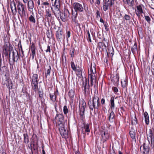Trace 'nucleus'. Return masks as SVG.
<instances>
[{
	"instance_id": "nucleus-1",
	"label": "nucleus",
	"mask_w": 154,
	"mask_h": 154,
	"mask_svg": "<svg viewBox=\"0 0 154 154\" xmlns=\"http://www.w3.org/2000/svg\"><path fill=\"white\" fill-rule=\"evenodd\" d=\"M99 98L96 95H94L92 100L88 101V104L90 109L93 110V109H98L99 106L100 105L99 103Z\"/></svg>"
},
{
	"instance_id": "nucleus-2",
	"label": "nucleus",
	"mask_w": 154,
	"mask_h": 154,
	"mask_svg": "<svg viewBox=\"0 0 154 154\" xmlns=\"http://www.w3.org/2000/svg\"><path fill=\"white\" fill-rule=\"evenodd\" d=\"M96 72V69L94 66L92 67V66L90 68L88 71V80H90L91 85H93L94 84L96 81V77L95 73Z\"/></svg>"
},
{
	"instance_id": "nucleus-3",
	"label": "nucleus",
	"mask_w": 154,
	"mask_h": 154,
	"mask_svg": "<svg viewBox=\"0 0 154 154\" xmlns=\"http://www.w3.org/2000/svg\"><path fill=\"white\" fill-rule=\"evenodd\" d=\"M86 107V104L84 100L80 101L79 105V112L81 119L83 120L85 117L84 112Z\"/></svg>"
},
{
	"instance_id": "nucleus-4",
	"label": "nucleus",
	"mask_w": 154,
	"mask_h": 154,
	"mask_svg": "<svg viewBox=\"0 0 154 154\" xmlns=\"http://www.w3.org/2000/svg\"><path fill=\"white\" fill-rule=\"evenodd\" d=\"M60 4H54L53 5L51 9L55 16L58 18L60 17L62 19L61 16V12L60 10Z\"/></svg>"
},
{
	"instance_id": "nucleus-5",
	"label": "nucleus",
	"mask_w": 154,
	"mask_h": 154,
	"mask_svg": "<svg viewBox=\"0 0 154 154\" xmlns=\"http://www.w3.org/2000/svg\"><path fill=\"white\" fill-rule=\"evenodd\" d=\"M24 7V5L21 2H18L17 5L18 12L21 17L25 16L26 15Z\"/></svg>"
},
{
	"instance_id": "nucleus-6",
	"label": "nucleus",
	"mask_w": 154,
	"mask_h": 154,
	"mask_svg": "<svg viewBox=\"0 0 154 154\" xmlns=\"http://www.w3.org/2000/svg\"><path fill=\"white\" fill-rule=\"evenodd\" d=\"M114 4L112 0H105L103 2V9L104 11H106L108 9V8H110Z\"/></svg>"
},
{
	"instance_id": "nucleus-7",
	"label": "nucleus",
	"mask_w": 154,
	"mask_h": 154,
	"mask_svg": "<svg viewBox=\"0 0 154 154\" xmlns=\"http://www.w3.org/2000/svg\"><path fill=\"white\" fill-rule=\"evenodd\" d=\"M72 6L74 10L77 12H83L84 11V8L82 5L78 2H75Z\"/></svg>"
},
{
	"instance_id": "nucleus-8",
	"label": "nucleus",
	"mask_w": 154,
	"mask_h": 154,
	"mask_svg": "<svg viewBox=\"0 0 154 154\" xmlns=\"http://www.w3.org/2000/svg\"><path fill=\"white\" fill-rule=\"evenodd\" d=\"M100 134L103 141H106L109 139V135L107 130H103L101 131Z\"/></svg>"
},
{
	"instance_id": "nucleus-9",
	"label": "nucleus",
	"mask_w": 154,
	"mask_h": 154,
	"mask_svg": "<svg viewBox=\"0 0 154 154\" xmlns=\"http://www.w3.org/2000/svg\"><path fill=\"white\" fill-rule=\"evenodd\" d=\"M82 87L84 88L83 91L84 94H86L87 92H89V80L88 81V83L86 79L85 80L83 81Z\"/></svg>"
},
{
	"instance_id": "nucleus-10",
	"label": "nucleus",
	"mask_w": 154,
	"mask_h": 154,
	"mask_svg": "<svg viewBox=\"0 0 154 154\" xmlns=\"http://www.w3.org/2000/svg\"><path fill=\"white\" fill-rule=\"evenodd\" d=\"M143 148L144 149L143 153L148 154L149 153V142H145L143 143V146H141L140 147V149Z\"/></svg>"
},
{
	"instance_id": "nucleus-11",
	"label": "nucleus",
	"mask_w": 154,
	"mask_h": 154,
	"mask_svg": "<svg viewBox=\"0 0 154 154\" xmlns=\"http://www.w3.org/2000/svg\"><path fill=\"white\" fill-rule=\"evenodd\" d=\"M55 118L59 124H64V118L63 115L62 114L56 115Z\"/></svg>"
},
{
	"instance_id": "nucleus-12",
	"label": "nucleus",
	"mask_w": 154,
	"mask_h": 154,
	"mask_svg": "<svg viewBox=\"0 0 154 154\" xmlns=\"http://www.w3.org/2000/svg\"><path fill=\"white\" fill-rule=\"evenodd\" d=\"M78 12L76 11L73 10L72 11V21L73 23H74L76 25L78 24V21L77 20V17L78 15Z\"/></svg>"
},
{
	"instance_id": "nucleus-13",
	"label": "nucleus",
	"mask_w": 154,
	"mask_h": 154,
	"mask_svg": "<svg viewBox=\"0 0 154 154\" xmlns=\"http://www.w3.org/2000/svg\"><path fill=\"white\" fill-rule=\"evenodd\" d=\"M56 38L58 41H61L63 38H65L63 35V32L61 29H59L56 33Z\"/></svg>"
},
{
	"instance_id": "nucleus-14",
	"label": "nucleus",
	"mask_w": 154,
	"mask_h": 154,
	"mask_svg": "<svg viewBox=\"0 0 154 154\" xmlns=\"http://www.w3.org/2000/svg\"><path fill=\"white\" fill-rule=\"evenodd\" d=\"M10 6L12 14L14 15H16L17 13V10L15 3L14 2H11Z\"/></svg>"
},
{
	"instance_id": "nucleus-15",
	"label": "nucleus",
	"mask_w": 154,
	"mask_h": 154,
	"mask_svg": "<svg viewBox=\"0 0 154 154\" xmlns=\"http://www.w3.org/2000/svg\"><path fill=\"white\" fill-rule=\"evenodd\" d=\"M35 44L33 43H32L31 46V51L32 54L31 55V57L32 60H33L34 56L35 55Z\"/></svg>"
},
{
	"instance_id": "nucleus-16",
	"label": "nucleus",
	"mask_w": 154,
	"mask_h": 154,
	"mask_svg": "<svg viewBox=\"0 0 154 154\" xmlns=\"http://www.w3.org/2000/svg\"><path fill=\"white\" fill-rule=\"evenodd\" d=\"M13 53V60L14 62L17 61L19 57L17 51L15 50L14 51H12Z\"/></svg>"
},
{
	"instance_id": "nucleus-17",
	"label": "nucleus",
	"mask_w": 154,
	"mask_h": 154,
	"mask_svg": "<svg viewBox=\"0 0 154 154\" xmlns=\"http://www.w3.org/2000/svg\"><path fill=\"white\" fill-rule=\"evenodd\" d=\"M28 5L29 10L30 11H32L34 8V4L33 1L32 0H30L28 2Z\"/></svg>"
},
{
	"instance_id": "nucleus-18",
	"label": "nucleus",
	"mask_w": 154,
	"mask_h": 154,
	"mask_svg": "<svg viewBox=\"0 0 154 154\" xmlns=\"http://www.w3.org/2000/svg\"><path fill=\"white\" fill-rule=\"evenodd\" d=\"M82 132L84 134L85 132H89L90 129L88 124L85 125L82 128Z\"/></svg>"
},
{
	"instance_id": "nucleus-19",
	"label": "nucleus",
	"mask_w": 154,
	"mask_h": 154,
	"mask_svg": "<svg viewBox=\"0 0 154 154\" xmlns=\"http://www.w3.org/2000/svg\"><path fill=\"white\" fill-rule=\"evenodd\" d=\"M6 85L7 88L9 89L12 88L13 84L11 80L9 79H8L6 80Z\"/></svg>"
},
{
	"instance_id": "nucleus-20",
	"label": "nucleus",
	"mask_w": 154,
	"mask_h": 154,
	"mask_svg": "<svg viewBox=\"0 0 154 154\" xmlns=\"http://www.w3.org/2000/svg\"><path fill=\"white\" fill-rule=\"evenodd\" d=\"M115 117V114L113 112V110H112L110 112L109 116V121L110 122H112L114 121V118Z\"/></svg>"
},
{
	"instance_id": "nucleus-21",
	"label": "nucleus",
	"mask_w": 154,
	"mask_h": 154,
	"mask_svg": "<svg viewBox=\"0 0 154 154\" xmlns=\"http://www.w3.org/2000/svg\"><path fill=\"white\" fill-rule=\"evenodd\" d=\"M38 82H31V85L32 89L34 90L35 91H36L38 89Z\"/></svg>"
},
{
	"instance_id": "nucleus-22",
	"label": "nucleus",
	"mask_w": 154,
	"mask_h": 154,
	"mask_svg": "<svg viewBox=\"0 0 154 154\" xmlns=\"http://www.w3.org/2000/svg\"><path fill=\"white\" fill-rule=\"evenodd\" d=\"M145 122L146 124L148 125L149 123V116L147 112H145L144 113Z\"/></svg>"
},
{
	"instance_id": "nucleus-23",
	"label": "nucleus",
	"mask_w": 154,
	"mask_h": 154,
	"mask_svg": "<svg viewBox=\"0 0 154 154\" xmlns=\"http://www.w3.org/2000/svg\"><path fill=\"white\" fill-rule=\"evenodd\" d=\"M115 108L114 99L113 97H112L110 99V108L111 110H113Z\"/></svg>"
},
{
	"instance_id": "nucleus-24",
	"label": "nucleus",
	"mask_w": 154,
	"mask_h": 154,
	"mask_svg": "<svg viewBox=\"0 0 154 154\" xmlns=\"http://www.w3.org/2000/svg\"><path fill=\"white\" fill-rule=\"evenodd\" d=\"M58 126L60 132L61 134L66 129L64 128V124H60Z\"/></svg>"
},
{
	"instance_id": "nucleus-25",
	"label": "nucleus",
	"mask_w": 154,
	"mask_h": 154,
	"mask_svg": "<svg viewBox=\"0 0 154 154\" xmlns=\"http://www.w3.org/2000/svg\"><path fill=\"white\" fill-rule=\"evenodd\" d=\"M38 75L36 74H33L32 79L31 80V81L32 82H38Z\"/></svg>"
},
{
	"instance_id": "nucleus-26",
	"label": "nucleus",
	"mask_w": 154,
	"mask_h": 154,
	"mask_svg": "<svg viewBox=\"0 0 154 154\" xmlns=\"http://www.w3.org/2000/svg\"><path fill=\"white\" fill-rule=\"evenodd\" d=\"M129 133L131 138L133 139H135V133L134 130L132 129L130 131Z\"/></svg>"
},
{
	"instance_id": "nucleus-27",
	"label": "nucleus",
	"mask_w": 154,
	"mask_h": 154,
	"mask_svg": "<svg viewBox=\"0 0 154 154\" xmlns=\"http://www.w3.org/2000/svg\"><path fill=\"white\" fill-rule=\"evenodd\" d=\"M50 96L51 100L53 102H54L56 101L57 96L55 93H53L52 94H50Z\"/></svg>"
},
{
	"instance_id": "nucleus-28",
	"label": "nucleus",
	"mask_w": 154,
	"mask_h": 154,
	"mask_svg": "<svg viewBox=\"0 0 154 154\" xmlns=\"http://www.w3.org/2000/svg\"><path fill=\"white\" fill-rule=\"evenodd\" d=\"M24 137V141L26 143H27L29 142V140L28 135L27 134H24L23 135Z\"/></svg>"
},
{
	"instance_id": "nucleus-29",
	"label": "nucleus",
	"mask_w": 154,
	"mask_h": 154,
	"mask_svg": "<svg viewBox=\"0 0 154 154\" xmlns=\"http://www.w3.org/2000/svg\"><path fill=\"white\" fill-rule=\"evenodd\" d=\"M75 72H77L76 74L78 76L82 75V69L79 67H78L77 68H76V71Z\"/></svg>"
},
{
	"instance_id": "nucleus-30",
	"label": "nucleus",
	"mask_w": 154,
	"mask_h": 154,
	"mask_svg": "<svg viewBox=\"0 0 154 154\" xmlns=\"http://www.w3.org/2000/svg\"><path fill=\"white\" fill-rule=\"evenodd\" d=\"M137 119L135 116L132 117L131 123L132 125H135L137 124Z\"/></svg>"
},
{
	"instance_id": "nucleus-31",
	"label": "nucleus",
	"mask_w": 154,
	"mask_h": 154,
	"mask_svg": "<svg viewBox=\"0 0 154 154\" xmlns=\"http://www.w3.org/2000/svg\"><path fill=\"white\" fill-rule=\"evenodd\" d=\"M68 132L66 130H64L61 134L63 137L66 138L68 137Z\"/></svg>"
},
{
	"instance_id": "nucleus-32",
	"label": "nucleus",
	"mask_w": 154,
	"mask_h": 154,
	"mask_svg": "<svg viewBox=\"0 0 154 154\" xmlns=\"http://www.w3.org/2000/svg\"><path fill=\"white\" fill-rule=\"evenodd\" d=\"M8 45L7 44L5 43L4 44V46H3V51H5L6 54H8Z\"/></svg>"
},
{
	"instance_id": "nucleus-33",
	"label": "nucleus",
	"mask_w": 154,
	"mask_h": 154,
	"mask_svg": "<svg viewBox=\"0 0 154 154\" xmlns=\"http://www.w3.org/2000/svg\"><path fill=\"white\" fill-rule=\"evenodd\" d=\"M71 66L73 70L75 72H76V68L75 67L74 63L73 61H71Z\"/></svg>"
},
{
	"instance_id": "nucleus-34",
	"label": "nucleus",
	"mask_w": 154,
	"mask_h": 154,
	"mask_svg": "<svg viewBox=\"0 0 154 154\" xmlns=\"http://www.w3.org/2000/svg\"><path fill=\"white\" fill-rule=\"evenodd\" d=\"M29 21L33 23H35V20L34 16L32 15H31L29 18Z\"/></svg>"
},
{
	"instance_id": "nucleus-35",
	"label": "nucleus",
	"mask_w": 154,
	"mask_h": 154,
	"mask_svg": "<svg viewBox=\"0 0 154 154\" xmlns=\"http://www.w3.org/2000/svg\"><path fill=\"white\" fill-rule=\"evenodd\" d=\"M69 95L71 98L73 97L74 96V91L73 90H71L69 91Z\"/></svg>"
},
{
	"instance_id": "nucleus-36",
	"label": "nucleus",
	"mask_w": 154,
	"mask_h": 154,
	"mask_svg": "<svg viewBox=\"0 0 154 154\" xmlns=\"http://www.w3.org/2000/svg\"><path fill=\"white\" fill-rule=\"evenodd\" d=\"M137 12H139L140 13H143V11L142 9L141 6V5H139L137 7Z\"/></svg>"
},
{
	"instance_id": "nucleus-37",
	"label": "nucleus",
	"mask_w": 154,
	"mask_h": 154,
	"mask_svg": "<svg viewBox=\"0 0 154 154\" xmlns=\"http://www.w3.org/2000/svg\"><path fill=\"white\" fill-rule=\"evenodd\" d=\"M49 68L47 69V72L45 74V75L46 78L48 75H50V70L51 69V67L50 66H49Z\"/></svg>"
},
{
	"instance_id": "nucleus-38",
	"label": "nucleus",
	"mask_w": 154,
	"mask_h": 154,
	"mask_svg": "<svg viewBox=\"0 0 154 154\" xmlns=\"http://www.w3.org/2000/svg\"><path fill=\"white\" fill-rule=\"evenodd\" d=\"M63 111L64 114L66 115L67 114L68 112V109L67 107L66 106H65L63 107Z\"/></svg>"
},
{
	"instance_id": "nucleus-39",
	"label": "nucleus",
	"mask_w": 154,
	"mask_h": 154,
	"mask_svg": "<svg viewBox=\"0 0 154 154\" xmlns=\"http://www.w3.org/2000/svg\"><path fill=\"white\" fill-rule=\"evenodd\" d=\"M98 45L100 48H104L106 47V45L103 42H100L99 43Z\"/></svg>"
},
{
	"instance_id": "nucleus-40",
	"label": "nucleus",
	"mask_w": 154,
	"mask_h": 154,
	"mask_svg": "<svg viewBox=\"0 0 154 154\" xmlns=\"http://www.w3.org/2000/svg\"><path fill=\"white\" fill-rule=\"evenodd\" d=\"M38 94L40 98H42L43 97V91L42 90L38 91Z\"/></svg>"
},
{
	"instance_id": "nucleus-41",
	"label": "nucleus",
	"mask_w": 154,
	"mask_h": 154,
	"mask_svg": "<svg viewBox=\"0 0 154 154\" xmlns=\"http://www.w3.org/2000/svg\"><path fill=\"white\" fill-rule=\"evenodd\" d=\"M122 85L123 88H125L127 86V82L125 80L121 81Z\"/></svg>"
},
{
	"instance_id": "nucleus-42",
	"label": "nucleus",
	"mask_w": 154,
	"mask_h": 154,
	"mask_svg": "<svg viewBox=\"0 0 154 154\" xmlns=\"http://www.w3.org/2000/svg\"><path fill=\"white\" fill-rule=\"evenodd\" d=\"M133 0H128L127 4H128L129 6H131L133 5Z\"/></svg>"
},
{
	"instance_id": "nucleus-43",
	"label": "nucleus",
	"mask_w": 154,
	"mask_h": 154,
	"mask_svg": "<svg viewBox=\"0 0 154 154\" xmlns=\"http://www.w3.org/2000/svg\"><path fill=\"white\" fill-rule=\"evenodd\" d=\"M130 16L128 15L125 14L124 17V19L126 20H129L130 19Z\"/></svg>"
},
{
	"instance_id": "nucleus-44",
	"label": "nucleus",
	"mask_w": 154,
	"mask_h": 154,
	"mask_svg": "<svg viewBox=\"0 0 154 154\" xmlns=\"http://www.w3.org/2000/svg\"><path fill=\"white\" fill-rule=\"evenodd\" d=\"M145 18L146 19V20L148 22H150V18L149 17V16H145Z\"/></svg>"
},
{
	"instance_id": "nucleus-45",
	"label": "nucleus",
	"mask_w": 154,
	"mask_h": 154,
	"mask_svg": "<svg viewBox=\"0 0 154 154\" xmlns=\"http://www.w3.org/2000/svg\"><path fill=\"white\" fill-rule=\"evenodd\" d=\"M86 5H85V4H84V5H83L84 9V10L86 12H87L88 10V8L87 5V7H86Z\"/></svg>"
},
{
	"instance_id": "nucleus-46",
	"label": "nucleus",
	"mask_w": 154,
	"mask_h": 154,
	"mask_svg": "<svg viewBox=\"0 0 154 154\" xmlns=\"http://www.w3.org/2000/svg\"><path fill=\"white\" fill-rule=\"evenodd\" d=\"M70 53L71 57H74V50L72 49V50H70Z\"/></svg>"
},
{
	"instance_id": "nucleus-47",
	"label": "nucleus",
	"mask_w": 154,
	"mask_h": 154,
	"mask_svg": "<svg viewBox=\"0 0 154 154\" xmlns=\"http://www.w3.org/2000/svg\"><path fill=\"white\" fill-rule=\"evenodd\" d=\"M46 12L47 14V15L49 17H51V12H50L49 9L46 10Z\"/></svg>"
},
{
	"instance_id": "nucleus-48",
	"label": "nucleus",
	"mask_w": 154,
	"mask_h": 154,
	"mask_svg": "<svg viewBox=\"0 0 154 154\" xmlns=\"http://www.w3.org/2000/svg\"><path fill=\"white\" fill-rule=\"evenodd\" d=\"M112 89L115 93H116L118 91V89L116 87H113Z\"/></svg>"
},
{
	"instance_id": "nucleus-49",
	"label": "nucleus",
	"mask_w": 154,
	"mask_h": 154,
	"mask_svg": "<svg viewBox=\"0 0 154 154\" xmlns=\"http://www.w3.org/2000/svg\"><path fill=\"white\" fill-rule=\"evenodd\" d=\"M96 16L97 18L100 17V12L99 11L97 10L96 13Z\"/></svg>"
},
{
	"instance_id": "nucleus-50",
	"label": "nucleus",
	"mask_w": 154,
	"mask_h": 154,
	"mask_svg": "<svg viewBox=\"0 0 154 154\" xmlns=\"http://www.w3.org/2000/svg\"><path fill=\"white\" fill-rule=\"evenodd\" d=\"M13 51V47H10L9 48V49H8V51L9 52V56L10 57L11 51Z\"/></svg>"
},
{
	"instance_id": "nucleus-51",
	"label": "nucleus",
	"mask_w": 154,
	"mask_h": 154,
	"mask_svg": "<svg viewBox=\"0 0 154 154\" xmlns=\"http://www.w3.org/2000/svg\"><path fill=\"white\" fill-rule=\"evenodd\" d=\"M88 39H89V41L91 42V37H90V33L89 32V31H88Z\"/></svg>"
},
{
	"instance_id": "nucleus-52",
	"label": "nucleus",
	"mask_w": 154,
	"mask_h": 154,
	"mask_svg": "<svg viewBox=\"0 0 154 154\" xmlns=\"http://www.w3.org/2000/svg\"><path fill=\"white\" fill-rule=\"evenodd\" d=\"M46 52H49L50 53V52H51V49H50V46H49V45L48 46L47 49L46 50Z\"/></svg>"
},
{
	"instance_id": "nucleus-53",
	"label": "nucleus",
	"mask_w": 154,
	"mask_h": 154,
	"mask_svg": "<svg viewBox=\"0 0 154 154\" xmlns=\"http://www.w3.org/2000/svg\"><path fill=\"white\" fill-rule=\"evenodd\" d=\"M54 4H60V0H55L54 3Z\"/></svg>"
},
{
	"instance_id": "nucleus-54",
	"label": "nucleus",
	"mask_w": 154,
	"mask_h": 154,
	"mask_svg": "<svg viewBox=\"0 0 154 154\" xmlns=\"http://www.w3.org/2000/svg\"><path fill=\"white\" fill-rule=\"evenodd\" d=\"M95 3V4H97L98 5H99L100 3V2L99 0H96Z\"/></svg>"
},
{
	"instance_id": "nucleus-55",
	"label": "nucleus",
	"mask_w": 154,
	"mask_h": 154,
	"mask_svg": "<svg viewBox=\"0 0 154 154\" xmlns=\"http://www.w3.org/2000/svg\"><path fill=\"white\" fill-rule=\"evenodd\" d=\"M70 33L69 31L67 32V38H69L70 37Z\"/></svg>"
},
{
	"instance_id": "nucleus-56",
	"label": "nucleus",
	"mask_w": 154,
	"mask_h": 154,
	"mask_svg": "<svg viewBox=\"0 0 154 154\" xmlns=\"http://www.w3.org/2000/svg\"><path fill=\"white\" fill-rule=\"evenodd\" d=\"M139 12H136V15L138 16V17H140V14Z\"/></svg>"
},
{
	"instance_id": "nucleus-57",
	"label": "nucleus",
	"mask_w": 154,
	"mask_h": 154,
	"mask_svg": "<svg viewBox=\"0 0 154 154\" xmlns=\"http://www.w3.org/2000/svg\"><path fill=\"white\" fill-rule=\"evenodd\" d=\"M149 136L150 137H152V130L150 129L149 131Z\"/></svg>"
},
{
	"instance_id": "nucleus-58",
	"label": "nucleus",
	"mask_w": 154,
	"mask_h": 154,
	"mask_svg": "<svg viewBox=\"0 0 154 154\" xmlns=\"http://www.w3.org/2000/svg\"><path fill=\"white\" fill-rule=\"evenodd\" d=\"M105 100L104 98H102L101 100V103L102 104H103L105 103Z\"/></svg>"
},
{
	"instance_id": "nucleus-59",
	"label": "nucleus",
	"mask_w": 154,
	"mask_h": 154,
	"mask_svg": "<svg viewBox=\"0 0 154 154\" xmlns=\"http://www.w3.org/2000/svg\"><path fill=\"white\" fill-rule=\"evenodd\" d=\"M114 79L116 82H118L119 81V78H118L117 77H116L114 78Z\"/></svg>"
},
{
	"instance_id": "nucleus-60",
	"label": "nucleus",
	"mask_w": 154,
	"mask_h": 154,
	"mask_svg": "<svg viewBox=\"0 0 154 154\" xmlns=\"http://www.w3.org/2000/svg\"><path fill=\"white\" fill-rule=\"evenodd\" d=\"M49 32L48 31L47 32V36L48 38H50L52 37V35H51L50 34H49Z\"/></svg>"
},
{
	"instance_id": "nucleus-61",
	"label": "nucleus",
	"mask_w": 154,
	"mask_h": 154,
	"mask_svg": "<svg viewBox=\"0 0 154 154\" xmlns=\"http://www.w3.org/2000/svg\"><path fill=\"white\" fill-rule=\"evenodd\" d=\"M104 24V27H105V29H106V30H107V27L108 26V24L106 23V24Z\"/></svg>"
},
{
	"instance_id": "nucleus-62",
	"label": "nucleus",
	"mask_w": 154,
	"mask_h": 154,
	"mask_svg": "<svg viewBox=\"0 0 154 154\" xmlns=\"http://www.w3.org/2000/svg\"><path fill=\"white\" fill-rule=\"evenodd\" d=\"M42 4L45 5H49V3L48 2H44Z\"/></svg>"
},
{
	"instance_id": "nucleus-63",
	"label": "nucleus",
	"mask_w": 154,
	"mask_h": 154,
	"mask_svg": "<svg viewBox=\"0 0 154 154\" xmlns=\"http://www.w3.org/2000/svg\"><path fill=\"white\" fill-rule=\"evenodd\" d=\"M90 2L91 4H93L94 3V0H90Z\"/></svg>"
},
{
	"instance_id": "nucleus-64",
	"label": "nucleus",
	"mask_w": 154,
	"mask_h": 154,
	"mask_svg": "<svg viewBox=\"0 0 154 154\" xmlns=\"http://www.w3.org/2000/svg\"><path fill=\"white\" fill-rule=\"evenodd\" d=\"M100 22H101V23H103V24L104 23V21L102 19V18H100Z\"/></svg>"
}]
</instances>
